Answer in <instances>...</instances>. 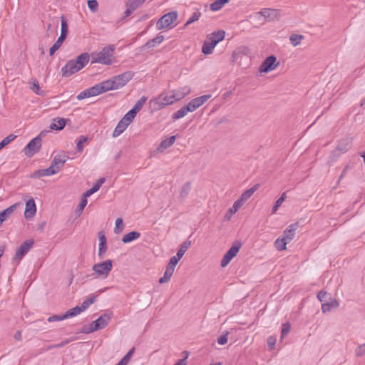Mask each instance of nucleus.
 <instances>
[{"mask_svg": "<svg viewBox=\"0 0 365 365\" xmlns=\"http://www.w3.org/2000/svg\"><path fill=\"white\" fill-rule=\"evenodd\" d=\"M132 78V74L129 72L115 76L110 79L103 81L92 87L96 91H110L118 90L123 87Z\"/></svg>", "mask_w": 365, "mask_h": 365, "instance_id": "obj_1", "label": "nucleus"}, {"mask_svg": "<svg viewBox=\"0 0 365 365\" xmlns=\"http://www.w3.org/2000/svg\"><path fill=\"white\" fill-rule=\"evenodd\" d=\"M89 53L84 52L76 58L66 62L61 68V72L63 77H69L83 69L89 62Z\"/></svg>", "mask_w": 365, "mask_h": 365, "instance_id": "obj_2", "label": "nucleus"}, {"mask_svg": "<svg viewBox=\"0 0 365 365\" xmlns=\"http://www.w3.org/2000/svg\"><path fill=\"white\" fill-rule=\"evenodd\" d=\"M115 48L113 46H108L103 48L98 52L91 53V63H101L104 65H110L114 61L113 52Z\"/></svg>", "mask_w": 365, "mask_h": 365, "instance_id": "obj_3", "label": "nucleus"}, {"mask_svg": "<svg viewBox=\"0 0 365 365\" xmlns=\"http://www.w3.org/2000/svg\"><path fill=\"white\" fill-rule=\"evenodd\" d=\"M225 36V32L223 30H219L211 33L207 36V38L202 45V52L205 55L211 54L217 43L222 41Z\"/></svg>", "mask_w": 365, "mask_h": 365, "instance_id": "obj_4", "label": "nucleus"}, {"mask_svg": "<svg viewBox=\"0 0 365 365\" xmlns=\"http://www.w3.org/2000/svg\"><path fill=\"white\" fill-rule=\"evenodd\" d=\"M113 269V261L106 259L96 263L92 267L93 273L91 277L94 279H106Z\"/></svg>", "mask_w": 365, "mask_h": 365, "instance_id": "obj_5", "label": "nucleus"}, {"mask_svg": "<svg viewBox=\"0 0 365 365\" xmlns=\"http://www.w3.org/2000/svg\"><path fill=\"white\" fill-rule=\"evenodd\" d=\"M182 93H160V94L152 100V103L156 106L155 108H160L163 106L173 104L174 102L182 98L183 97Z\"/></svg>", "mask_w": 365, "mask_h": 365, "instance_id": "obj_6", "label": "nucleus"}, {"mask_svg": "<svg viewBox=\"0 0 365 365\" xmlns=\"http://www.w3.org/2000/svg\"><path fill=\"white\" fill-rule=\"evenodd\" d=\"M111 313H105L102 314L90 324L84 326L83 332L90 334L105 328L108 324L111 319Z\"/></svg>", "mask_w": 365, "mask_h": 365, "instance_id": "obj_7", "label": "nucleus"}, {"mask_svg": "<svg viewBox=\"0 0 365 365\" xmlns=\"http://www.w3.org/2000/svg\"><path fill=\"white\" fill-rule=\"evenodd\" d=\"M178 14L177 11H171L163 15L157 22L158 30L172 29L178 24Z\"/></svg>", "mask_w": 365, "mask_h": 365, "instance_id": "obj_8", "label": "nucleus"}, {"mask_svg": "<svg viewBox=\"0 0 365 365\" xmlns=\"http://www.w3.org/2000/svg\"><path fill=\"white\" fill-rule=\"evenodd\" d=\"M45 132L42 131L36 138L32 139L24 148L25 155L31 157L39 151L41 147V138L45 135Z\"/></svg>", "mask_w": 365, "mask_h": 365, "instance_id": "obj_9", "label": "nucleus"}, {"mask_svg": "<svg viewBox=\"0 0 365 365\" xmlns=\"http://www.w3.org/2000/svg\"><path fill=\"white\" fill-rule=\"evenodd\" d=\"M279 65V62L274 55L267 57L259 68V72L261 73H268L274 71Z\"/></svg>", "mask_w": 365, "mask_h": 365, "instance_id": "obj_10", "label": "nucleus"}, {"mask_svg": "<svg viewBox=\"0 0 365 365\" xmlns=\"http://www.w3.org/2000/svg\"><path fill=\"white\" fill-rule=\"evenodd\" d=\"M34 245L33 240H26L24 242L21 246L17 249L16 254L13 258L14 262L19 263L24 256L29 251Z\"/></svg>", "mask_w": 365, "mask_h": 365, "instance_id": "obj_11", "label": "nucleus"}, {"mask_svg": "<svg viewBox=\"0 0 365 365\" xmlns=\"http://www.w3.org/2000/svg\"><path fill=\"white\" fill-rule=\"evenodd\" d=\"M240 245H233L232 246L229 250L224 255L222 261H221V267H225L232 259L234 257H235L239 252Z\"/></svg>", "mask_w": 365, "mask_h": 365, "instance_id": "obj_12", "label": "nucleus"}, {"mask_svg": "<svg viewBox=\"0 0 365 365\" xmlns=\"http://www.w3.org/2000/svg\"><path fill=\"white\" fill-rule=\"evenodd\" d=\"M211 98L210 94L203 95L202 96L195 98L191 100L187 106L190 108L192 112L195 111L199 107L202 106L207 101H208Z\"/></svg>", "mask_w": 365, "mask_h": 365, "instance_id": "obj_13", "label": "nucleus"}, {"mask_svg": "<svg viewBox=\"0 0 365 365\" xmlns=\"http://www.w3.org/2000/svg\"><path fill=\"white\" fill-rule=\"evenodd\" d=\"M36 213V205L34 198H30L26 202L24 217L27 220L32 219Z\"/></svg>", "mask_w": 365, "mask_h": 365, "instance_id": "obj_14", "label": "nucleus"}, {"mask_svg": "<svg viewBox=\"0 0 365 365\" xmlns=\"http://www.w3.org/2000/svg\"><path fill=\"white\" fill-rule=\"evenodd\" d=\"M145 0H128L125 3V16H129L138 8L144 4Z\"/></svg>", "mask_w": 365, "mask_h": 365, "instance_id": "obj_15", "label": "nucleus"}, {"mask_svg": "<svg viewBox=\"0 0 365 365\" xmlns=\"http://www.w3.org/2000/svg\"><path fill=\"white\" fill-rule=\"evenodd\" d=\"M68 159V157L65 153H58L53 157L51 165H53L55 169H57V171L58 173Z\"/></svg>", "mask_w": 365, "mask_h": 365, "instance_id": "obj_16", "label": "nucleus"}, {"mask_svg": "<svg viewBox=\"0 0 365 365\" xmlns=\"http://www.w3.org/2000/svg\"><path fill=\"white\" fill-rule=\"evenodd\" d=\"M339 306V301L332 298L331 296H329L327 300L322 304V311L323 313H327L330 312L331 309L338 308Z\"/></svg>", "mask_w": 365, "mask_h": 365, "instance_id": "obj_17", "label": "nucleus"}, {"mask_svg": "<svg viewBox=\"0 0 365 365\" xmlns=\"http://www.w3.org/2000/svg\"><path fill=\"white\" fill-rule=\"evenodd\" d=\"M297 227V223L289 225L283 232V234L281 237H282L288 243H289L294 239Z\"/></svg>", "mask_w": 365, "mask_h": 365, "instance_id": "obj_18", "label": "nucleus"}, {"mask_svg": "<svg viewBox=\"0 0 365 365\" xmlns=\"http://www.w3.org/2000/svg\"><path fill=\"white\" fill-rule=\"evenodd\" d=\"M20 205L21 202H16L0 212V217L4 222L6 221Z\"/></svg>", "mask_w": 365, "mask_h": 365, "instance_id": "obj_19", "label": "nucleus"}, {"mask_svg": "<svg viewBox=\"0 0 365 365\" xmlns=\"http://www.w3.org/2000/svg\"><path fill=\"white\" fill-rule=\"evenodd\" d=\"M242 206V200H236L232 207H230L225 215V219L226 220H230L232 216L235 214L239 209Z\"/></svg>", "mask_w": 365, "mask_h": 365, "instance_id": "obj_20", "label": "nucleus"}, {"mask_svg": "<svg viewBox=\"0 0 365 365\" xmlns=\"http://www.w3.org/2000/svg\"><path fill=\"white\" fill-rule=\"evenodd\" d=\"M105 181H106V179L104 178H101L98 179L97 180V182L93 185V186L91 189L86 190L84 192L83 196L85 197H90L91 195H93V193H95L100 189V187L105 182Z\"/></svg>", "mask_w": 365, "mask_h": 365, "instance_id": "obj_21", "label": "nucleus"}, {"mask_svg": "<svg viewBox=\"0 0 365 365\" xmlns=\"http://www.w3.org/2000/svg\"><path fill=\"white\" fill-rule=\"evenodd\" d=\"M128 125L129 124H128L121 118L113 130V136L115 138L119 136L125 130Z\"/></svg>", "mask_w": 365, "mask_h": 365, "instance_id": "obj_22", "label": "nucleus"}, {"mask_svg": "<svg viewBox=\"0 0 365 365\" xmlns=\"http://www.w3.org/2000/svg\"><path fill=\"white\" fill-rule=\"evenodd\" d=\"M351 147V142L348 139H344L339 142L336 150L341 153H346Z\"/></svg>", "mask_w": 365, "mask_h": 365, "instance_id": "obj_23", "label": "nucleus"}, {"mask_svg": "<svg viewBox=\"0 0 365 365\" xmlns=\"http://www.w3.org/2000/svg\"><path fill=\"white\" fill-rule=\"evenodd\" d=\"M58 173L57 169L56 170L53 165H50L46 169L39 170L36 173V175L38 177L43 176H51Z\"/></svg>", "mask_w": 365, "mask_h": 365, "instance_id": "obj_24", "label": "nucleus"}, {"mask_svg": "<svg viewBox=\"0 0 365 365\" xmlns=\"http://www.w3.org/2000/svg\"><path fill=\"white\" fill-rule=\"evenodd\" d=\"M66 125V121L63 118H56L53 119V121L50 124L51 130H61Z\"/></svg>", "mask_w": 365, "mask_h": 365, "instance_id": "obj_25", "label": "nucleus"}, {"mask_svg": "<svg viewBox=\"0 0 365 365\" xmlns=\"http://www.w3.org/2000/svg\"><path fill=\"white\" fill-rule=\"evenodd\" d=\"M175 136L173 135L170 138H168L165 140H163L158 148L159 151H163V150H165L168 148H170L171 145H173L175 141Z\"/></svg>", "mask_w": 365, "mask_h": 365, "instance_id": "obj_26", "label": "nucleus"}, {"mask_svg": "<svg viewBox=\"0 0 365 365\" xmlns=\"http://www.w3.org/2000/svg\"><path fill=\"white\" fill-rule=\"evenodd\" d=\"M189 112L192 111L187 105L173 113L172 118L173 120H178L185 116Z\"/></svg>", "mask_w": 365, "mask_h": 365, "instance_id": "obj_27", "label": "nucleus"}, {"mask_svg": "<svg viewBox=\"0 0 365 365\" xmlns=\"http://www.w3.org/2000/svg\"><path fill=\"white\" fill-rule=\"evenodd\" d=\"M140 233L136 231L130 232L126 235H125L122 239V241L124 243H129L135 240H137L140 237Z\"/></svg>", "mask_w": 365, "mask_h": 365, "instance_id": "obj_28", "label": "nucleus"}, {"mask_svg": "<svg viewBox=\"0 0 365 365\" xmlns=\"http://www.w3.org/2000/svg\"><path fill=\"white\" fill-rule=\"evenodd\" d=\"M68 32V26L67 22L63 17H61V35L58 38H60L61 39L65 40L66 38L67 37Z\"/></svg>", "mask_w": 365, "mask_h": 365, "instance_id": "obj_29", "label": "nucleus"}, {"mask_svg": "<svg viewBox=\"0 0 365 365\" xmlns=\"http://www.w3.org/2000/svg\"><path fill=\"white\" fill-rule=\"evenodd\" d=\"M230 0H215L210 6L212 11H217L220 10Z\"/></svg>", "mask_w": 365, "mask_h": 365, "instance_id": "obj_30", "label": "nucleus"}, {"mask_svg": "<svg viewBox=\"0 0 365 365\" xmlns=\"http://www.w3.org/2000/svg\"><path fill=\"white\" fill-rule=\"evenodd\" d=\"M82 312V310L80 306H76L73 308L70 309L64 314V317L71 318L80 314Z\"/></svg>", "mask_w": 365, "mask_h": 365, "instance_id": "obj_31", "label": "nucleus"}, {"mask_svg": "<svg viewBox=\"0 0 365 365\" xmlns=\"http://www.w3.org/2000/svg\"><path fill=\"white\" fill-rule=\"evenodd\" d=\"M287 244L288 242L282 237L277 238L274 242V246L279 251L286 250Z\"/></svg>", "mask_w": 365, "mask_h": 365, "instance_id": "obj_32", "label": "nucleus"}, {"mask_svg": "<svg viewBox=\"0 0 365 365\" xmlns=\"http://www.w3.org/2000/svg\"><path fill=\"white\" fill-rule=\"evenodd\" d=\"M174 271H175L174 269H172L169 267H166V269L164 272L163 276L161 278H160V279H159V282L160 284H164V283L168 282L170 280V277H172V275L173 274Z\"/></svg>", "mask_w": 365, "mask_h": 365, "instance_id": "obj_33", "label": "nucleus"}, {"mask_svg": "<svg viewBox=\"0 0 365 365\" xmlns=\"http://www.w3.org/2000/svg\"><path fill=\"white\" fill-rule=\"evenodd\" d=\"M191 245V242L190 241H186L185 242H183L180 249L178 250L176 255L178 256V258L180 257V259L182 257V256L185 255V253L186 252V251L188 250V248L190 247Z\"/></svg>", "mask_w": 365, "mask_h": 365, "instance_id": "obj_34", "label": "nucleus"}, {"mask_svg": "<svg viewBox=\"0 0 365 365\" xmlns=\"http://www.w3.org/2000/svg\"><path fill=\"white\" fill-rule=\"evenodd\" d=\"M165 38L163 35L158 34L156 37L150 40L146 43V46L148 47H154L156 45L160 44L163 41Z\"/></svg>", "mask_w": 365, "mask_h": 365, "instance_id": "obj_35", "label": "nucleus"}, {"mask_svg": "<svg viewBox=\"0 0 365 365\" xmlns=\"http://www.w3.org/2000/svg\"><path fill=\"white\" fill-rule=\"evenodd\" d=\"M146 98L142 97L140 100H138L135 106L133 107V108L130 110L132 111H134L135 114L138 113L140 110V109L143 108L144 103L146 101Z\"/></svg>", "mask_w": 365, "mask_h": 365, "instance_id": "obj_36", "label": "nucleus"}, {"mask_svg": "<svg viewBox=\"0 0 365 365\" xmlns=\"http://www.w3.org/2000/svg\"><path fill=\"white\" fill-rule=\"evenodd\" d=\"M16 138V135L14 134H10L6 138H4L1 142H0V150L6 147L7 145H9L11 142H12L15 138Z\"/></svg>", "mask_w": 365, "mask_h": 365, "instance_id": "obj_37", "label": "nucleus"}, {"mask_svg": "<svg viewBox=\"0 0 365 365\" xmlns=\"http://www.w3.org/2000/svg\"><path fill=\"white\" fill-rule=\"evenodd\" d=\"M134 351H135L134 348L130 349L128 351V352L121 359L120 362L121 364H123V365H127L129 363L131 357L133 356Z\"/></svg>", "mask_w": 365, "mask_h": 365, "instance_id": "obj_38", "label": "nucleus"}, {"mask_svg": "<svg viewBox=\"0 0 365 365\" xmlns=\"http://www.w3.org/2000/svg\"><path fill=\"white\" fill-rule=\"evenodd\" d=\"M124 229V224L122 218H117L115 220V225L114 232L115 234L120 233Z\"/></svg>", "mask_w": 365, "mask_h": 365, "instance_id": "obj_39", "label": "nucleus"}, {"mask_svg": "<svg viewBox=\"0 0 365 365\" xmlns=\"http://www.w3.org/2000/svg\"><path fill=\"white\" fill-rule=\"evenodd\" d=\"M136 114L135 113L134 111H132V110H129L123 118L122 119L126 122L128 124H130L131 122H133V120H134Z\"/></svg>", "mask_w": 365, "mask_h": 365, "instance_id": "obj_40", "label": "nucleus"}, {"mask_svg": "<svg viewBox=\"0 0 365 365\" xmlns=\"http://www.w3.org/2000/svg\"><path fill=\"white\" fill-rule=\"evenodd\" d=\"M290 41L294 46H297L300 44L302 40L303 39V36L302 35L298 34H292L290 38Z\"/></svg>", "mask_w": 365, "mask_h": 365, "instance_id": "obj_41", "label": "nucleus"}, {"mask_svg": "<svg viewBox=\"0 0 365 365\" xmlns=\"http://www.w3.org/2000/svg\"><path fill=\"white\" fill-rule=\"evenodd\" d=\"M64 40L58 38L57 41L54 43V44L51 47L49 53L50 55L52 56L54 53L61 46Z\"/></svg>", "mask_w": 365, "mask_h": 365, "instance_id": "obj_42", "label": "nucleus"}, {"mask_svg": "<svg viewBox=\"0 0 365 365\" xmlns=\"http://www.w3.org/2000/svg\"><path fill=\"white\" fill-rule=\"evenodd\" d=\"M256 189V187H252L251 189L247 190V191L242 194L241 197L239 200H242V202L243 203V201L247 200L253 195Z\"/></svg>", "mask_w": 365, "mask_h": 365, "instance_id": "obj_43", "label": "nucleus"}, {"mask_svg": "<svg viewBox=\"0 0 365 365\" xmlns=\"http://www.w3.org/2000/svg\"><path fill=\"white\" fill-rule=\"evenodd\" d=\"M200 16H201L200 12L197 11V12L193 13L192 14V16H190V18L185 23V26H187L191 24L192 23L197 21L200 19Z\"/></svg>", "mask_w": 365, "mask_h": 365, "instance_id": "obj_44", "label": "nucleus"}, {"mask_svg": "<svg viewBox=\"0 0 365 365\" xmlns=\"http://www.w3.org/2000/svg\"><path fill=\"white\" fill-rule=\"evenodd\" d=\"M95 301V297L89 298L86 299L80 306L82 312L85 311L90 305H91Z\"/></svg>", "mask_w": 365, "mask_h": 365, "instance_id": "obj_45", "label": "nucleus"}, {"mask_svg": "<svg viewBox=\"0 0 365 365\" xmlns=\"http://www.w3.org/2000/svg\"><path fill=\"white\" fill-rule=\"evenodd\" d=\"M180 259V257L178 258L177 255L172 257L169 261V263H168L167 267H169V268L175 270V266L178 263Z\"/></svg>", "mask_w": 365, "mask_h": 365, "instance_id": "obj_46", "label": "nucleus"}, {"mask_svg": "<svg viewBox=\"0 0 365 365\" xmlns=\"http://www.w3.org/2000/svg\"><path fill=\"white\" fill-rule=\"evenodd\" d=\"M88 6L92 12H96L98 7V4L96 0H88Z\"/></svg>", "mask_w": 365, "mask_h": 365, "instance_id": "obj_47", "label": "nucleus"}, {"mask_svg": "<svg viewBox=\"0 0 365 365\" xmlns=\"http://www.w3.org/2000/svg\"><path fill=\"white\" fill-rule=\"evenodd\" d=\"M100 93H79V94L77 96L78 100H83L84 98L96 96Z\"/></svg>", "mask_w": 365, "mask_h": 365, "instance_id": "obj_48", "label": "nucleus"}, {"mask_svg": "<svg viewBox=\"0 0 365 365\" xmlns=\"http://www.w3.org/2000/svg\"><path fill=\"white\" fill-rule=\"evenodd\" d=\"M87 203H88L87 197H85L84 196H83V198L81 199L80 204L78 205L76 211L79 213H81L83 212V209L85 208V207L86 206Z\"/></svg>", "mask_w": 365, "mask_h": 365, "instance_id": "obj_49", "label": "nucleus"}, {"mask_svg": "<svg viewBox=\"0 0 365 365\" xmlns=\"http://www.w3.org/2000/svg\"><path fill=\"white\" fill-rule=\"evenodd\" d=\"M190 188H191L190 184V183H185L182 186V187L180 195L182 197H186L188 195V193H189V192L190 190Z\"/></svg>", "mask_w": 365, "mask_h": 365, "instance_id": "obj_50", "label": "nucleus"}, {"mask_svg": "<svg viewBox=\"0 0 365 365\" xmlns=\"http://www.w3.org/2000/svg\"><path fill=\"white\" fill-rule=\"evenodd\" d=\"M328 297L327 292L324 290L320 291L317 294V298L322 304L327 300Z\"/></svg>", "mask_w": 365, "mask_h": 365, "instance_id": "obj_51", "label": "nucleus"}, {"mask_svg": "<svg viewBox=\"0 0 365 365\" xmlns=\"http://www.w3.org/2000/svg\"><path fill=\"white\" fill-rule=\"evenodd\" d=\"M283 202V198L277 199L272 209V214L276 213Z\"/></svg>", "mask_w": 365, "mask_h": 365, "instance_id": "obj_52", "label": "nucleus"}, {"mask_svg": "<svg viewBox=\"0 0 365 365\" xmlns=\"http://www.w3.org/2000/svg\"><path fill=\"white\" fill-rule=\"evenodd\" d=\"M290 331V325L289 324H284L282 328L281 339H282Z\"/></svg>", "mask_w": 365, "mask_h": 365, "instance_id": "obj_53", "label": "nucleus"}, {"mask_svg": "<svg viewBox=\"0 0 365 365\" xmlns=\"http://www.w3.org/2000/svg\"><path fill=\"white\" fill-rule=\"evenodd\" d=\"M87 141V138L85 136H81L77 143V149L79 152L82 151L83 149V144Z\"/></svg>", "mask_w": 365, "mask_h": 365, "instance_id": "obj_54", "label": "nucleus"}, {"mask_svg": "<svg viewBox=\"0 0 365 365\" xmlns=\"http://www.w3.org/2000/svg\"><path fill=\"white\" fill-rule=\"evenodd\" d=\"M272 11L269 9H264L257 14V16H263L264 18L269 17Z\"/></svg>", "mask_w": 365, "mask_h": 365, "instance_id": "obj_55", "label": "nucleus"}, {"mask_svg": "<svg viewBox=\"0 0 365 365\" xmlns=\"http://www.w3.org/2000/svg\"><path fill=\"white\" fill-rule=\"evenodd\" d=\"M66 319H67V318L64 317V314H63V315H53V316L49 317L48 318V321L49 322H56V321H62V320Z\"/></svg>", "mask_w": 365, "mask_h": 365, "instance_id": "obj_56", "label": "nucleus"}, {"mask_svg": "<svg viewBox=\"0 0 365 365\" xmlns=\"http://www.w3.org/2000/svg\"><path fill=\"white\" fill-rule=\"evenodd\" d=\"M106 250V245L103 244V242L99 243V245H98V256L101 258L103 257Z\"/></svg>", "mask_w": 365, "mask_h": 365, "instance_id": "obj_57", "label": "nucleus"}, {"mask_svg": "<svg viewBox=\"0 0 365 365\" xmlns=\"http://www.w3.org/2000/svg\"><path fill=\"white\" fill-rule=\"evenodd\" d=\"M276 344V338L273 336H270L267 339V344L271 349L274 348Z\"/></svg>", "mask_w": 365, "mask_h": 365, "instance_id": "obj_58", "label": "nucleus"}, {"mask_svg": "<svg viewBox=\"0 0 365 365\" xmlns=\"http://www.w3.org/2000/svg\"><path fill=\"white\" fill-rule=\"evenodd\" d=\"M228 333L226 334L222 335L217 339V343L220 345H224L227 342L228 337H227Z\"/></svg>", "mask_w": 365, "mask_h": 365, "instance_id": "obj_59", "label": "nucleus"}, {"mask_svg": "<svg viewBox=\"0 0 365 365\" xmlns=\"http://www.w3.org/2000/svg\"><path fill=\"white\" fill-rule=\"evenodd\" d=\"M356 355L361 356L365 354V344L360 346L356 351Z\"/></svg>", "mask_w": 365, "mask_h": 365, "instance_id": "obj_60", "label": "nucleus"}, {"mask_svg": "<svg viewBox=\"0 0 365 365\" xmlns=\"http://www.w3.org/2000/svg\"><path fill=\"white\" fill-rule=\"evenodd\" d=\"M30 88L32 89V90H39V85H38V81H34L32 83V86H31V87Z\"/></svg>", "mask_w": 365, "mask_h": 365, "instance_id": "obj_61", "label": "nucleus"}, {"mask_svg": "<svg viewBox=\"0 0 365 365\" xmlns=\"http://www.w3.org/2000/svg\"><path fill=\"white\" fill-rule=\"evenodd\" d=\"M68 343V340H65L58 344L54 345L53 347H56V348L62 347V346H65L66 344H67Z\"/></svg>", "mask_w": 365, "mask_h": 365, "instance_id": "obj_62", "label": "nucleus"}, {"mask_svg": "<svg viewBox=\"0 0 365 365\" xmlns=\"http://www.w3.org/2000/svg\"><path fill=\"white\" fill-rule=\"evenodd\" d=\"M99 241L100 242L99 243H102L103 242V244H106V237L104 235H101L100 237H99Z\"/></svg>", "mask_w": 365, "mask_h": 365, "instance_id": "obj_63", "label": "nucleus"}, {"mask_svg": "<svg viewBox=\"0 0 365 365\" xmlns=\"http://www.w3.org/2000/svg\"><path fill=\"white\" fill-rule=\"evenodd\" d=\"M175 365H186L185 359L180 360L178 363H176Z\"/></svg>", "mask_w": 365, "mask_h": 365, "instance_id": "obj_64", "label": "nucleus"}]
</instances>
